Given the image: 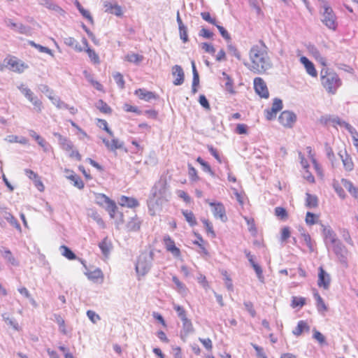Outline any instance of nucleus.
Here are the masks:
<instances>
[{
  "label": "nucleus",
  "mask_w": 358,
  "mask_h": 358,
  "mask_svg": "<svg viewBox=\"0 0 358 358\" xmlns=\"http://www.w3.org/2000/svg\"><path fill=\"white\" fill-rule=\"evenodd\" d=\"M249 59L250 62L249 68L254 73H261L271 67L268 48L262 40H259L257 44L250 48Z\"/></svg>",
  "instance_id": "nucleus-1"
},
{
  "label": "nucleus",
  "mask_w": 358,
  "mask_h": 358,
  "mask_svg": "<svg viewBox=\"0 0 358 358\" xmlns=\"http://www.w3.org/2000/svg\"><path fill=\"white\" fill-rule=\"evenodd\" d=\"M320 81L322 87L331 94H334L342 85V80L338 75L333 71H322Z\"/></svg>",
  "instance_id": "nucleus-2"
},
{
  "label": "nucleus",
  "mask_w": 358,
  "mask_h": 358,
  "mask_svg": "<svg viewBox=\"0 0 358 358\" xmlns=\"http://www.w3.org/2000/svg\"><path fill=\"white\" fill-rule=\"evenodd\" d=\"M153 259V252H144L138 257L135 270L138 275V280L145 276L150 271Z\"/></svg>",
  "instance_id": "nucleus-3"
},
{
  "label": "nucleus",
  "mask_w": 358,
  "mask_h": 358,
  "mask_svg": "<svg viewBox=\"0 0 358 358\" xmlns=\"http://www.w3.org/2000/svg\"><path fill=\"white\" fill-rule=\"evenodd\" d=\"M333 187L338 196L341 198L345 197V192L343 187H345L351 195L358 199V188L352 182L347 179L342 178L340 181L334 180Z\"/></svg>",
  "instance_id": "nucleus-4"
},
{
  "label": "nucleus",
  "mask_w": 358,
  "mask_h": 358,
  "mask_svg": "<svg viewBox=\"0 0 358 358\" xmlns=\"http://www.w3.org/2000/svg\"><path fill=\"white\" fill-rule=\"evenodd\" d=\"M5 62H6L7 66H9L10 70L19 73L24 72V71L28 68L27 64L18 59L15 56L8 55L5 59Z\"/></svg>",
  "instance_id": "nucleus-5"
},
{
  "label": "nucleus",
  "mask_w": 358,
  "mask_h": 358,
  "mask_svg": "<svg viewBox=\"0 0 358 358\" xmlns=\"http://www.w3.org/2000/svg\"><path fill=\"white\" fill-rule=\"evenodd\" d=\"M282 101L280 99L275 98L270 108L264 110V116L268 121L273 120L276 117L279 111L282 109Z\"/></svg>",
  "instance_id": "nucleus-6"
},
{
  "label": "nucleus",
  "mask_w": 358,
  "mask_h": 358,
  "mask_svg": "<svg viewBox=\"0 0 358 358\" xmlns=\"http://www.w3.org/2000/svg\"><path fill=\"white\" fill-rule=\"evenodd\" d=\"M322 22L329 29L336 30L337 27L336 16L332 9L328 6H324Z\"/></svg>",
  "instance_id": "nucleus-7"
},
{
  "label": "nucleus",
  "mask_w": 358,
  "mask_h": 358,
  "mask_svg": "<svg viewBox=\"0 0 358 358\" xmlns=\"http://www.w3.org/2000/svg\"><path fill=\"white\" fill-rule=\"evenodd\" d=\"M255 92L263 99L269 97V92L265 81L259 77L255 78L253 81Z\"/></svg>",
  "instance_id": "nucleus-8"
},
{
  "label": "nucleus",
  "mask_w": 358,
  "mask_h": 358,
  "mask_svg": "<svg viewBox=\"0 0 358 358\" xmlns=\"http://www.w3.org/2000/svg\"><path fill=\"white\" fill-rule=\"evenodd\" d=\"M278 121L283 127L292 128L296 121V116L293 112L284 110L279 115Z\"/></svg>",
  "instance_id": "nucleus-9"
},
{
  "label": "nucleus",
  "mask_w": 358,
  "mask_h": 358,
  "mask_svg": "<svg viewBox=\"0 0 358 358\" xmlns=\"http://www.w3.org/2000/svg\"><path fill=\"white\" fill-rule=\"evenodd\" d=\"M163 243L166 250L168 252H171L173 256L176 257L180 256V250L176 247L174 240L172 239L170 236H165L163 238Z\"/></svg>",
  "instance_id": "nucleus-10"
},
{
  "label": "nucleus",
  "mask_w": 358,
  "mask_h": 358,
  "mask_svg": "<svg viewBox=\"0 0 358 358\" xmlns=\"http://www.w3.org/2000/svg\"><path fill=\"white\" fill-rule=\"evenodd\" d=\"M208 203L213 208V213L216 218H219L223 222L227 220L225 208L222 203L208 202Z\"/></svg>",
  "instance_id": "nucleus-11"
},
{
  "label": "nucleus",
  "mask_w": 358,
  "mask_h": 358,
  "mask_svg": "<svg viewBox=\"0 0 358 358\" xmlns=\"http://www.w3.org/2000/svg\"><path fill=\"white\" fill-rule=\"evenodd\" d=\"M194 235L196 237V239L193 241V244L197 245L199 248V254L203 257H210V252L207 248V242L199 234L194 232Z\"/></svg>",
  "instance_id": "nucleus-12"
},
{
  "label": "nucleus",
  "mask_w": 358,
  "mask_h": 358,
  "mask_svg": "<svg viewBox=\"0 0 358 358\" xmlns=\"http://www.w3.org/2000/svg\"><path fill=\"white\" fill-rule=\"evenodd\" d=\"M318 280L317 285L320 287H323L324 289H327L329 287L331 279L329 275L324 270L322 266H320L318 268Z\"/></svg>",
  "instance_id": "nucleus-13"
},
{
  "label": "nucleus",
  "mask_w": 358,
  "mask_h": 358,
  "mask_svg": "<svg viewBox=\"0 0 358 358\" xmlns=\"http://www.w3.org/2000/svg\"><path fill=\"white\" fill-rule=\"evenodd\" d=\"M142 220L137 215L131 217L126 224V229L129 232H137L139 231L141 225Z\"/></svg>",
  "instance_id": "nucleus-14"
},
{
  "label": "nucleus",
  "mask_w": 358,
  "mask_h": 358,
  "mask_svg": "<svg viewBox=\"0 0 358 358\" xmlns=\"http://www.w3.org/2000/svg\"><path fill=\"white\" fill-rule=\"evenodd\" d=\"M82 43L85 48V51L87 54L91 62L95 65L99 64L101 62L99 56L94 49L89 47L87 40L85 38H83L82 39Z\"/></svg>",
  "instance_id": "nucleus-15"
},
{
  "label": "nucleus",
  "mask_w": 358,
  "mask_h": 358,
  "mask_svg": "<svg viewBox=\"0 0 358 358\" xmlns=\"http://www.w3.org/2000/svg\"><path fill=\"white\" fill-rule=\"evenodd\" d=\"M103 7L105 12L113 14L117 17H121L123 14L121 6L116 3L105 1L103 3Z\"/></svg>",
  "instance_id": "nucleus-16"
},
{
  "label": "nucleus",
  "mask_w": 358,
  "mask_h": 358,
  "mask_svg": "<svg viewBox=\"0 0 358 358\" xmlns=\"http://www.w3.org/2000/svg\"><path fill=\"white\" fill-rule=\"evenodd\" d=\"M172 75L175 78L173 83L174 85H180L185 80V74L182 67L179 65H175L172 68Z\"/></svg>",
  "instance_id": "nucleus-17"
},
{
  "label": "nucleus",
  "mask_w": 358,
  "mask_h": 358,
  "mask_svg": "<svg viewBox=\"0 0 358 358\" xmlns=\"http://www.w3.org/2000/svg\"><path fill=\"white\" fill-rule=\"evenodd\" d=\"M167 189V182L166 180H159L156 182L152 188V195L154 197L163 196Z\"/></svg>",
  "instance_id": "nucleus-18"
},
{
  "label": "nucleus",
  "mask_w": 358,
  "mask_h": 358,
  "mask_svg": "<svg viewBox=\"0 0 358 358\" xmlns=\"http://www.w3.org/2000/svg\"><path fill=\"white\" fill-rule=\"evenodd\" d=\"M134 94L136 95L140 99L145 100L146 101H149L152 99H157L158 97L155 93L141 88L136 90Z\"/></svg>",
  "instance_id": "nucleus-19"
},
{
  "label": "nucleus",
  "mask_w": 358,
  "mask_h": 358,
  "mask_svg": "<svg viewBox=\"0 0 358 358\" xmlns=\"http://www.w3.org/2000/svg\"><path fill=\"white\" fill-rule=\"evenodd\" d=\"M245 256L248 258L249 262L250 263L251 266L254 268L258 278L261 280H263L264 278H263V271H262V267L258 264H257L255 262V259H254V255H252L251 254V252L248 250H245Z\"/></svg>",
  "instance_id": "nucleus-20"
},
{
  "label": "nucleus",
  "mask_w": 358,
  "mask_h": 358,
  "mask_svg": "<svg viewBox=\"0 0 358 358\" xmlns=\"http://www.w3.org/2000/svg\"><path fill=\"white\" fill-rule=\"evenodd\" d=\"M119 204L122 207H127L129 208H134L139 206L138 201L134 198L127 196H122L119 200Z\"/></svg>",
  "instance_id": "nucleus-21"
},
{
  "label": "nucleus",
  "mask_w": 358,
  "mask_h": 358,
  "mask_svg": "<svg viewBox=\"0 0 358 358\" xmlns=\"http://www.w3.org/2000/svg\"><path fill=\"white\" fill-rule=\"evenodd\" d=\"M301 63L304 66L306 72L312 77L316 78L317 76V71L312 62H310L306 57H301L300 58Z\"/></svg>",
  "instance_id": "nucleus-22"
},
{
  "label": "nucleus",
  "mask_w": 358,
  "mask_h": 358,
  "mask_svg": "<svg viewBox=\"0 0 358 358\" xmlns=\"http://www.w3.org/2000/svg\"><path fill=\"white\" fill-rule=\"evenodd\" d=\"M55 136L58 138L59 145L62 150L68 152H70V150H73L74 145L69 138L58 133H55Z\"/></svg>",
  "instance_id": "nucleus-23"
},
{
  "label": "nucleus",
  "mask_w": 358,
  "mask_h": 358,
  "mask_svg": "<svg viewBox=\"0 0 358 358\" xmlns=\"http://www.w3.org/2000/svg\"><path fill=\"white\" fill-rule=\"evenodd\" d=\"M339 156L341 158L345 170L346 171H352L355 166L352 157L346 151H345L344 155L339 153Z\"/></svg>",
  "instance_id": "nucleus-24"
},
{
  "label": "nucleus",
  "mask_w": 358,
  "mask_h": 358,
  "mask_svg": "<svg viewBox=\"0 0 358 358\" xmlns=\"http://www.w3.org/2000/svg\"><path fill=\"white\" fill-rule=\"evenodd\" d=\"M322 233L325 240L329 241L331 243L334 245H336V243H341L340 241L336 238V234L330 227L323 226Z\"/></svg>",
  "instance_id": "nucleus-25"
},
{
  "label": "nucleus",
  "mask_w": 358,
  "mask_h": 358,
  "mask_svg": "<svg viewBox=\"0 0 358 358\" xmlns=\"http://www.w3.org/2000/svg\"><path fill=\"white\" fill-rule=\"evenodd\" d=\"M103 142L106 147L110 151H115L123 147V143L117 138H113L111 140L103 139Z\"/></svg>",
  "instance_id": "nucleus-26"
},
{
  "label": "nucleus",
  "mask_w": 358,
  "mask_h": 358,
  "mask_svg": "<svg viewBox=\"0 0 358 358\" xmlns=\"http://www.w3.org/2000/svg\"><path fill=\"white\" fill-rule=\"evenodd\" d=\"M305 150H306V152H307V154L308 155L309 158L312 161V162H313V164L314 165V168H315L317 175H319L320 176H322V168L320 167V166L317 162V161H316V159L315 158V153H314L312 148L310 147V146H308V147L306 148Z\"/></svg>",
  "instance_id": "nucleus-27"
},
{
  "label": "nucleus",
  "mask_w": 358,
  "mask_h": 358,
  "mask_svg": "<svg viewBox=\"0 0 358 358\" xmlns=\"http://www.w3.org/2000/svg\"><path fill=\"white\" fill-rule=\"evenodd\" d=\"M310 327L306 321L300 320L296 328L292 331V333L296 336H301L303 332H308Z\"/></svg>",
  "instance_id": "nucleus-28"
},
{
  "label": "nucleus",
  "mask_w": 358,
  "mask_h": 358,
  "mask_svg": "<svg viewBox=\"0 0 358 358\" xmlns=\"http://www.w3.org/2000/svg\"><path fill=\"white\" fill-rule=\"evenodd\" d=\"M95 202L100 206H106V207L110 204L113 201L111 200L104 194L94 193Z\"/></svg>",
  "instance_id": "nucleus-29"
},
{
  "label": "nucleus",
  "mask_w": 358,
  "mask_h": 358,
  "mask_svg": "<svg viewBox=\"0 0 358 358\" xmlns=\"http://www.w3.org/2000/svg\"><path fill=\"white\" fill-rule=\"evenodd\" d=\"M86 275L90 280L95 282H101L103 280V275L100 269L88 271Z\"/></svg>",
  "instance_id": "nucleus-30"
},
{
  "label": "nucleus",
  "mask_w": 358,
  "mask_h": 358,
  "mask_svg": "<svg viewBox=\"0 0 358 358\" xmlns=\"http://www.w3.org/2000/svg\"><path fill=\"white\" fill-rule=\"evenodd\" d=\"M182 214L185 217L186 222L190 227H194L197 224L196 218L192 210H182Z\"/></svg>",
  "instance_id": "nucleus-31"
},
{
  "label": "nucleus",
  "mask_w": 358,
  "mask_h": 358,
  "mask_svg": "<svg viewBox=\"0 0 358 358\" xmlns=\"http://www.w3.org/2000/svg\"><path fill=\"white\" fill-rule=\"evenodd\" d=\"M174 309L177 312L178 315L183 321L184 325H187L188 327H192V323H191L190 320H189L187 318L186 312H185L184 308L179 305H174Z\"/></svg>",
  "instance_id": "nucleus-32"
},
{
  "label": "nucleus",
  "mask_w": 358,
  "mask_h": 358,
  "mask_svg": "<svg viewBox=\"0 0 358 358\" xmlns=\"http://www.w3.org/2000/svg\"><path fill=\"white\" fill-rule=\"evenodd\" d=\"M99 247L101 249L102 253L105 256H107L112 248V243L108 237H105L101 241V242L99 243Z\"/></svg>",
  "instance_id": "nucleus-33"
},
{
  "label": "nucleus",
  "mask_w": 358,
  "mask_h": 358,
  "mask_svg": "<svg viewBox=\"0 0 358 358\" xmlns=\"http://www.w3.org/2000/svg\"><path fill=\"white\" fill-rule=\"evenodd\" d=\"M5 221L10 222V224L17 223L16 220L13 216L11 213L5 210H0V224H3L5 223Z\"/></svg>",
  "instance_id": "nucleus-34"
},
{
  "label": "nucleus",
  "mask_w": 358,
  "mask_h": 358,
  "mask_svg": "<svg viewBox=\"0 0 358 358\" xmlns=\"http://www.w3.org/2000/svg\"><path fill=\"white\" fill-rule=\"evenodd\" d=\"M305 204L309 208H317L318 206V199L315 195L306 193Z\"/></svg>",
  "instance_id": "nucleus-35"
},
{
  "label": "nucleus",
  "mask_w": 358,
  "mask_h": 358,
  "mask_svg": "<svg viewBox=\"0 0 358 358\" xmlns=\"http://www.w3.org/2000/svg\"><path fill=\"white\" fill-rule=\"evenodd\" d=\"M85 78L88 80V82L98 91L104 92V88L102 84H101L99 81L95 80L93 76L88 73L87 71L84 72Z\"/></svg>",
  "instance_id": "nucleus-36"
},
{
  "label": "nucleus",
  "mask_w": 358,
  "mask_h": 358,
  "mask_svg": "<svg viewBox=\"0 0 358 358\" xmlns=\"http://www.w3.org/2000/svg\"><path fill=\"white\" fill-rule=\"evenodd\" d=\"M96 108L102 113L110 115L112 113V108L103 100L99 99L96 103Z\"/></svg>",
  "instance_id": "nucleus-37"
},
{
  "label": "nucleus",
  "mask_w": 358,
  "mask_h": 358,
  "mask_svg": "<svg viewBox=\"0 0 358 358\" xmlns=\"http://www.w3.org/2000/svg\"><path fill=\"white\" fill-rule=\"evenodd\" d=\"M106 210L111 219H115L116 214L119 213L121 218V222H123V214L118 212V208L115 201L111 202L110 204L106 207Z\"/></svg>",
  "instance_id": "nucleus-38"
},
{
  "label": "nucleus",
  "mask_w": 358,
  "mask_h": 358,
  "mask_svg": "<svg viewBox=\"0 0 358 358\" xmlns=\"http://www.w3.org/2000/svg\"><path fill=\"white\" fill-rule=\"evenodd\" d=\"M314 297L316 300V306H317V310L319 312H322V313L327 311V310H328L327 306L317 292L314 293Z\"/></svg>",
  "instance_id": "nucleus-39"
},
{
  "label": "nucleus",
  "mask_w": 358,
  "mask_h": 358,
  "mask_svg": "<svg viewBox=\"0 0 358 358\" xmlns=\"http://www.w3.org/2000/svg\"><path fill=\"white\" fill-rule=\"evenodd\" d=\"M68 178L73 182V185L78 188L79 189H82L84 188L85 184L83 181L82 180L81 178L78 176L77 174L72 173L69 176H68Z\"/></svg>",
  "instance_id": "nucleus-40"
},
{
  "label": "nucleus",
  "mask_w": 358,
  "mask_h": 358,
  "mask_svg": "<svg viewBox=\"0 0 358 358\" xmlns=\"http://www.w3.org/2000/svg\"><path fill=\"white\" fill-rule=\"evenodd\" d=\"M306 303V299L304 297L301 296H292L291 301V306L293 308L299 307L302 308Z\"/></svg>",
  "instance_id": "nucleus-41"
},
{
  "label": "nucleus",
  "mask_w": 358,
  "mask_h": 358,
  "mask_svg": "<svg viewBox=\"0 0 358 358\" xmlns=\"http://www.w3.org/2000/svg\"><path fill=\"white\" fill-rule=\"evenodd\" d=\"M192 71H193L192 92L194 94L197 91L196 87L199 85V73L196 71L194 62H192Z\"/></svg>",
  "instance_id": "nucleus-42"
},
{
  "label": "nucleus",
  "mask_w": 358,
  "mask_h": 358,
  "mask_svg": "<svg viewBox=\"0 0 358 358\" xmlns=\"http://www.w3.org/2000/svg\"><path fill=\"white\" fill-rule=\"evenodd\" d=\"M62 255L69 260H73L76 258V255L66 245H62L59 248Z\"/></svg>",
  "instance_id": "nucleus-43"
},
{
  "label": "nucleus",
  "mask_w": 358,
  "mask_h": 358,
  "mask_svg": "<svg viewBox=\"0 0 358 358\" xmlns=\"http://www.w3.org/2000/svg\"><path fill=\"white\" fill-rule=\"evenodd\" d=\"M319 217H320V215L317 214H314L310 212H307V213L306 215L305 221L308 225L311 226V225H313V224L317 223Z\"/></svg>",
  "instance_id": "nucleus-44"
},
{
  "label": "nucleus",
  "mask_w": 358,
  "mask_h": 358,
  "mask_svg": "<svg viewBox=\"0 0 358 358\" xmlns=\"http://www.w3.org/2000/svg\"><path fill=\"white\" fill-rule=\"evenodd\" d=\"M48 99L52 102L54 105L58 108H68V104L63 102L58 96L55 95H48Z\"/></svg>",
  "instance_id": "nucleus-45"
},
{
  "label": "nucleus",
  "mask_w": 358,
  "mask_h": 358,
  "mask_svg": "<svg viewBox=\"0 0 358 358\" xmlns=\"http://www.w3.org/2000/svg\"><path fill=\"white\" fill-rule=\"evenodd\" d=\"M274 213L281 220H285L288 218V213L283 207H276L274 210Z\"/></svg>",
  "instance_id": "nucleus-46"
},
{
  "label": "nucleus",
  "mask_w": 358,
  "mask_h": 358,
  "mask_svg": "<svg viewBox=\"0 0 358 358\" xmlns=\"http://www.w3.org/2000/svg\"><path fill=\"white\" fill-rule=\"evenodd\" d=\"M96 125L100 129H103L106 131L107 134H108L110 136H113V132L111 131L110 129H109L108 126V123L105 120L103 119H97L96 120Z\"/></svg>",
  "instance_id": "nucleus-47"
},
{
  "label": "nucleus",
  "mask_w": 358,
  "mask_h": 358,
  "mask_svg": "<svg viewBox=\"0 0 358 358\" xmlns=\"http://www.w3.org/2000/svg\"><path fill=\"white\" fill-rule=\"evenodd\" d=\"M202 222L206 228V233L211 236V237L215 238L216 236V234L213 229V224L206 219L202 220Z\"/></svg>",
  "instance_id": "nucleus-48"
},
{
  "label": "nucleus",
  "mask_w": 358,
  "mask_h": 358,
  "mask_svg": "<svg viewBox=\"0 0 358 358\" xmlns=\"http://www.w3.org/2000/svg\"><path fill=\"white\" fill-rule=\"evenodd\" d=\"M125 58L129 62L138 64L143 60V57L136 53H131L127 55Z\"/></svg>",
  "instance_id": "nucleus-49"
},
{
  "label": "nucleus",
  "mask_w": 358,
  "mask_h": 358,
  "mask_svg": "<svg viewBox=\"0 0 358 358\" xmlns=\"http://www.w3.org/2000/svg\"><path fill=\"white\" fill-rule=\"evenodd\" d=\"M312 55L315 59V60L320 62L322 66H327L326 59L320 54L318 50L314 48L312 50Z\"/></svg>",
  "instance_id": "nucleus-50"
},
{
  "label": "nucleus",
  "mask_w": 358,
  "mask_h": 358,
  "mask_svg": "<svg viewBox=\"0 0 358 358\" xmlns=\"http://www.w3.org/2000/svg\"><path fill=\"white\" fill-rule=\"evenodd\" d=\"M227 81L225 83V88L230 94H234V82L232 79L225 73H223Z\"/></svg>",
  "instance_id": "nucleus-51"
},
{
  "label": "nucleus",
  "mask_w": 358,
  "mask_h": 358,
  "mask_svg": "<svg viewBox=\"0 0 358 358\" xmlns=\"http://www.w3.org/2000/svg\"><path fill=\"white\" fill-rule=\"evenodd\" d=\"M113 78H114L116 84L120 89L124 88L125 82H124V77H123L122 74H121L120 73H118V72L115 73L113 75Z\"/></svg>",
  "instance_id": "nucleus-52"
},
{
  "label": "nucleus",
  "mask_w": 358,
  "mask_h": 358,
  "mask_svg": "<svg viewBox=\"0 0 358 358\" xmlns=\"http://www.w3.org/2000/svg\"><path fill=\"white\" fill-rule=\"evenodd\" d=\"M304 242L306 243V245L308 246L309 250L310 252H313L314 250V244L312 241V238L309 234L308 233H303L301 234Z\"/></svg>",
  "instance_id": "nucleus-53"
},
{
  "label": "nucleus",
  "mask_w": 358,
  "mask_h": 358,
  "mask_svg": "<svg viewBox=\"0 0 358 358\" xmlns=\"http://www.w3.org/2000/svg\"><path fill=\"white\" fill-rule=\"evenodd\" d=\"M222 274L224 276V284L229 290H233L232 280L227 271H222Z\"/></svg>",
  "instance_id": "nucleus-54"
},
{
  "label": "nucleus",
  "mask_w": 358,
  "mask_h": 358,
  "mask_svg": "<svg viewBox=\"0 0 358 358\" xmlns=\"http://www.w3.org/2000/svg\"><path fill=\"white\" fill-rule=\"evenodd\" d=\"M188 175L192 181L196 182L199 180L197 171L191 165L188 166Z\"/></svg>",
  "instance_id": "nucleus-55"
},
{
  "label": "nucleus",
  "mask_w": 358,
  "mask_h": 358,
  "mask_svg": "<svg viewBox=\"0 0 358 358\" xmlns=\"http://www.w3.org/2000/svg\"><path fill=\"white\" fill-rule=\"evenodd\" d=\"M29 135L37 141V143H38V145L40 146L45 147V141L41 136H39L34 130H29Z\"/></svg>",
  "instance_id": "nucleus-56"
},
{
  "label": "nucleus",
  "mask_w": 358,
  "mask_h": 358,
  "mask_svg": "<svg viewBox=\"0 0 358 358\" xmlns=\"http://www.w3.org/2000/svg\"><path fill=\"white\" fill-rule=\"evenodd\" d=\"M172 280L176 285V289L179 292H185L187 289L185 285L176 276L172 277Z\"/></svg>",
  "instance_id": "nucleus-57"
},
{
  "label": "nucleus",
  "mask_w": 358,
  "mask_h": 358,
  "mask_svg": "<svg viewBox=\"0 0 358 358\" xmlns=\"http://www.w3.org/2000/svg\"><path fill=\"white\" fill-rule=\"evenodd\" d=\"M199 341L201 342V343L203 345V347L206 348V350L208 352H211L213 350V342L211 339L209 338H199Z\"/></svg>",
  "instance_id": "nucleus-58"
},
{
  "label": "nucleus",
  "mask_w": 358,
  "mask_h": 358,
  "mask_svg": "<svg viewBox=\"0 0 358 358\" xmlns=\"http://www.w3.org/2000/svg\"><path fill=\"white\" fill-rule=\"evenodd\" d=\"M20 90L29 101H33V99H34L36 97L34 96L33 92L29 88L20 87Z\"/></svg>",
  "instance_id": "nucleus-59"
},
{
  "label": "nucleus",
  "mask_w": 358,
  "mask_h": 358,
  "mask_svg": "<svg viewBox=\"0 0 358 358\" xmlns=\"http://www.w3.org/2000/svg\"><path fill=\"white\" fill-rule=\"evenodd\" d=\"M3 256L12 264H17L12 252L8 249H4L3 251Z\"/></svg>",
  "instance_id": "nucleus-60"
},
{
  "label": "nucleus",
  "mask_w": 358,
  "mask_h": 358,
  "mask_svg": "<svg viewBox=\"0 0 358 358\" xmlns=\"http://www.w3.org/2000/svg\"><path fill=\"white\" fill-rule=\"evenodd\" d=\"M55 320H56L57 323L59 325V330L63 334H66L67 333V331L66 329L64 320L60 315H56L55 316Z\"/></svg>",
  "instance_id": "nucleus-61"
},
{
  "label": "nucleus",
  "mask_w": 358,
  "mask_h": 358,
  "mask_svg": "<svg viewBox=\"0 0 358 358\" xmlns=\"http://www.w3.org/2000/svg\"><path fill=\"white\" fill-rule=\"evenodd\" d=\"M3 320L8 325L12 327L15 330H20V327L15 320L9 317H4Z\"/></svg>",
  "instance_id": "nucleus-62"
},
{
  "label": "nucleus",
  "mask_w": 358,
  "mask_h": 358,
  "mask_svg": "<svg viewBox=\"0 0 358 358\" xmlns=\"http://www.w3.org/2000/svg\"><path fill=\"white\" fill-rule=\"evenodd\" d=\"M291 235L290 229L288 227H284L281 229L280 239L282 242H285Z\"/></svg>",
  "instance_id": "nucleus-63"
},
{
  "label": "nucleus",
  "mask_w": 358,
  "mask_h": 358,
  "mask_svg": "<svg viewBox=\"0 0 358 358\" xmlns=\"http://www.w3.org/2000/svg\"><path fill=\"white\" fill-rule=\"evenodd\" d=\"M244 306L252 317H255L256 311L254 305L251 301H245Z\"/></svg>",
  "instance_id": "nucleus-64"
}]
</instances>
